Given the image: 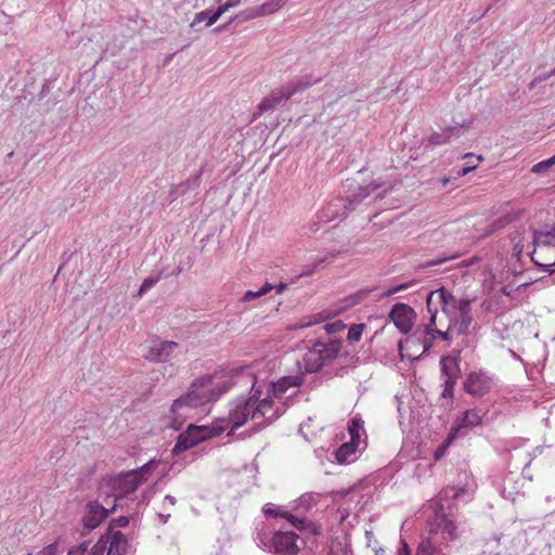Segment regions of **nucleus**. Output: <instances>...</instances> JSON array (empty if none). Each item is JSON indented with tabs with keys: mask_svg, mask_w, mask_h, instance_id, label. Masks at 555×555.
I'll use <instances>...</instances> for the list:
<instances>
[{
	"mask_svg": "<svg viewBox=\"0 0 555 555\" xmlns=\"http://www.w3.org/2000/svg\"><path fill=\"white\" fill-rule=\"evenodd\" d=\"M389 318L401 333L408 334L412 330L416 313L410 306L399 302L391 308Z\"/></svg>",
	"mask_w": 555,
	"mask_h": 555,
	"instance_id": "12",
	"label": "nucleus"
},
{
	"mask_svg": "<svg viewBox=\"0 0 555 555\" xmlns=\"http://www.w3.org/2000/svg\"><path fill=\"white\" fill-rule=\"evenodd\" d=\"M297 534L292 531H279L271 538L261 540V543L269 550V552L276 555H296L298 546L296 544Z\"/></svg>",
	"mask_w": 555,
	"mask_h": 555,
	"instance_id": "6",
	"label": "nucleus"
},
{
	"mask_svg": "<svg viewBox=\"0 0 555 555\" xmlns=\"http://www.w3.org/2000/svg\"><path fill=\"white\" fill-rule=\"evenodd\" d=\"M492 387V378L485 372H472L465 379L464 389L475 397H482Z\"/></svg>",
	"mask_w": 555,
	"mask_h": 555,
	"instance_id": "13",
	"label": "nucleus"
},
{
	"mask_svg": "<svg viewBox=\"0 0 555 555\" xmlns=\"http://www.w3.org/2000/svg\"><path fill=\"white\" fill-rule=\"evenodd\" d=\"M441 365V379L443 382L444 389L441 392L443 398H452L453 389L457 378L461 375L460 369V356H446L440 360Z\"/></svg>",
	"mask_w": 555,
	"mask_h": 555,
	"instance_id": "7",
	"label": "nucleus"
},
{
	"mask_svg": "<svg viewBox=\"0 0 555 555\" xmlns=\"http://www.w3.org/2000/svg\"><path fill=\"white\" fill-rule=\"evenodd\" d=\"M449 330L454 328L457 334H466L473 323V317H449Z\"/></svg>",
	"mask_w": 555,
	"mask_h": 555,
	"instance_id": "23",
	"label": "nucleus"
},
{
	"mask_svg": "<svg viewBox=\"0 0 555 555\" xmlns=\"http://www.w3.org/2000/svg\"><path fill=\"white\" fill-rule=\"evenodd\" d=\"M321 320H322V318H321L320 315H317V317H314V319H313V320H310L309 322L302 323V324L300 325V327H302V328H304V327H308V326H310V325H312V324H315V323L320 322Z\"/></svg>",
	"mask_w": 555,
	"mask_h": 555,
	"instance_id": "47",
	"label": "nucleus"
},
{
	"mask_svg": "<svg viewBox=\"0 0 555 555\" xmlns=\"http://www.w3.org/2000/svg\"><path fill=\"white\" fill-rule=\"evenodd\" d=\"M539 83H541V80H538V77H534L528 85L529 90H533Z\"/></svg>",
	"mask_w": 555,
	"mask_h": 555,
	"instance_id": "50",
	"label": "nucleus"
},
{
	"mask_svg": "<svg viewBox=\"0 0 555 555\" xmlns=\"http://www.w3.org/2000/svg\"><path fill=\"white\" fill-rule=\"evenodd\" d=\"M356 441H350V443H344L339 449L335 451V457L338 463L344 464L350 462V456L356 452Z\"/></svg>",
	"mask_w": 555,
	"mask_h": 555,
	"instance_id": "24",
	"label": "nucleus"
},
{
	"mask_svg": "<svg viewBox=\"0 0 555 555\" xmlns=\"http://www.w3.org/2000/svg\"><path fill=\"white\" fill-rule=\"evenodd\" d=\"M554 165H555V155L548 159L542 160V162L533 165V167L531 168V171L534 173H544Z\"/></svg>",
	"mask_w": 555,
	"mask_h": 555,
	"instance_id": "31",
	"label": "nucleus"
},
{
	"mask_svg": "<svg viewBox=\"0 0 555 555\" xmlns=\"http://www.w3.org/2000/svg\"><path fill=\"white\" fill-rule=\"evenodd\" d=\"M398 555H410L409 545L403 542ZM414 555H444L440 550L436 548L430 539H423Z\"/></svg>",
	"mask_w": 555,
	"mask_h": 555,
	"instance_id": "20",
	"label": "nucleus"
},
{
	"mask_svg": "<svg viewBox=\"0 0 555 555\" xmlns=\"http://www.w3.org/2000/svg\"><path fill=\"white\" fill-rule=\"evenodd\" d=\"M554 539H555V534H554Z\"/></svg>",
	"mask_w": 555,
	"mask_h": 555,
	"instance_id": "57",
	"label": "nucleus"
},
{
	"mask_svg": "<svg viewBox=\"0 0 555 555\" xmlns=\"http://www.w3.org/2000/svg\"><path fill=\"white\" fill-rule=\"evenodd\" d=\"M287 0H271L258 8H251L241 13L242 20H250L271 14L285 4Z\"/></svg>",
	"mask_w": 555,
	"mask_h": 555,
	"instance_id": "17",
	"label": "nucleus"
},
{
	"mask_svg": "<svg viewBox=\"0 0 555 555\" xmlns=\"http://www.w3.org/2000/svg\"><path fill=\"white\" fill-rule=\"evenodd\" d=\"M320 493H305L299 499V506L305 507L306 509L310 508L312 505H315L320 499Z\"/></svg>",
	"mask_w": 555,
	"mask_h": 555,
	"instance_id": "28",
	"label": "nucleus"
},
{
	"mask_svg": "<svg viewBox=\"0 0 555 555\" xmlns=\"http://www.w3.org/2000/svg\"><path fill=\"white\" fill-rule=\"evenodd\" d=\"M436 337H439L441 338L442 340H449L450 339V330L448 328V331H440V330H436L434 331V336H430V340L433 341Z\"/></svg>",
	"mask_w": 555,
	"mask_h": 555,
	"instance_id": "43",
	"label": "nucleus"
},
{
	"mask_svg": "<svg viewBox=\"0 0 555 555\" xmlns=\"http://www.w3.org/2000/svg\"><path fill=\"white\" fill-rule=\"evenodd\" d=\"M427 310H429L428 307H427ZM428 312L430 313V319H429L428 324H426L423 330H416L414 332V334L412 336L408 337V339H406L408 345L421 344L423 347L422 353L427 352L431 348V346H433L431 340L428 339L427 336H434V331H436V328H434V326L436 325L437 309H435V310L431 309V311H428Z\"/></svg>",
	"mask_w": 555,
	"mask_h": 555,
	"instance_id": "14",
	"label": "nucleus"
},
{
	"mask_svg": "<svg viewBox=\"0 0 555 555\" xmlns=\"http://www.w3.org/2000/svg\"><path fill=\"white\" fill-rule=\"evenodd\" d=\"M214 12L215 11H212V10H205V11L196 13L191 26L194 27L197 24L203 23V22H205V25L208 26L207 23L209 21V17L214 14Z\"/></svg>",
	"mask_w": 555,
	"mask_h": 555,
	"instance_id": "35",
	"label": "nucleus"
},
{
	"mask_svg": "<svg viewBox=\"0 0 555 555\" xmlns=\"http://www.w3.org/2000/svg\"><path fill=\"white\" fill-rule=\"evenodd\" d=\"M414 284L413 281H410V282H405V283H401V284H398L389 289H387L385 293H384V296H392L399 292H402V291H405L408 289L410 286H412Z\"/></svg>",
	"mask_w": 555,
	"mask_h": 555,
	"instance_id": "36",
	"label": "nucleus"
},
{
	"mask_svg": "<svg viewBox=\"0 0 555 555\" xmlns=\"http://www.w3.org/2000/svg\"><path fill=\"white\" fill-rule=\"evenodd\" d=\"M465 159H467L466 162V166H469V165H473L475 163H477V165L482 160V157L481 156H476L472 153H468L464 156Z\"/></svg>",
	"mask_w": 555,
	"mask_h": 555,
	"instance_id": "44",
	"label": "nucleus"
},
{
	"mask_svg": "<svg viewBox=\"0 0 555 555\" xmlns=\"http://www.w3.org/2000/svg\"><path fill=\"white\" fill-rule=\"evenodd\" d=\"M158 517L160 518L162 524H166L168 521L170 515L169 514H167V515L159 514Z\"/></svg>",
	"mask_w": 555,
	"mask_h": 555,
	"instance_id": "54",
	"label": "nucleus"
},
{
	"mask_svg": "<svg viewBox=\"0 0 555 555\" xmlns=\"http://www.w3.org/2000/svg\"><path fill=\"white\" fill-rule=\"evenodd\" d=\"M534 250L531 260L540 267H552L555 264V227L547 232H534Z\"/></svg>",
	"mask_w": 555,
	"mask_h": 555,
	"instance_id": "5",
	"label": "nucleus"
},
{
	"mask_svg": "<svg viewBox=\"0 0 555 555\" xmlns=\"http://www.w3.org/2000/svg\"><path fill=\"white\" fill-rule=\"evenodd\" d=\"M318 80L312 81L309 76H302L289 81L287 85L275 89L269 95L270 101L275 105V107L287 101L292 95L297 92L306 90L308 87L315 83Z\"/></svg>",
	"mask_w": 555,
	"mask_h": 555,
	"instance_id": "8",
	"label": "nucleus"
},
{
	"mask_svg": "<svg viewBox=\"0 0 555 555\" xmlns=\"http://www.w3.org/2000/svg\"><path fill=\"white\" fill-rule=\"evenodd\" d=\"M476 167H477V163H475V164H473V165H469V166H465V167H463V168L459 171V176H465V175H467L468 172H470L472 170H474Z\"/></svg>",
	"mask_w": 555,
	"mask_h": 555,
	"instance_id": "46",
	"label": "nucleus"
},
{
	"mask_svg": "<svg viewBox=\"0 0 555 555\" xmlns=\"http://www.w3.org/2000/svg\"><path fill=\"white\" fill-rule=\"evenodd\" d=\"M241 3V0H227L224 4H221L214 14L209 17L207 25H212L217 20L225 13L230 8H234Z\"/></svg>",
	"mask_w": 555,
	"mask_h": 555,
	"instance_id": "25",
	"label": "nucleus"
},
{
	"mask_svg": "<svg viewBox=\"0 0 555 555\" xmlns=\"http://www.w3.org/2000/svg\"><path fill=\"white\" fill-rule=\"evenodd\" d=\"M480 307L486 311V312H490L491 311V308H492V302L488 299L483 300L480 305Z\"/></svg>",
	"mask_w": 555,
	"mask_h": 555,
	"instance_id": "48",
	"label": "nucleus"
},
{
	"mask_svg": "<svg viewBox=\"0 0 555 555\" xmlns=\"http://www.w3.org/2000/svg\"><path fill=\"white\" fill-rule=\"evenodd\" d=\"M555 74H551V72L548 73H544V74H541L538 77V80H541V82L547 80L548 78H551L552 76H554Z\"/></svg>",
	"mask_w": 555,
	"mask_h": 555,
	"instance_id": "49",
	"label": "nucleus"
},
{
	"mask_svg": "<svg viewBox=\"0 0 555 555\" xmlns=\"http://www.w3.org/2000/svg\"><path fill=\"white\" fill-rule=\"evenodd\" d=\"M87 551H88V543L83 542L78 546L72 547L68 551L67 555H86Z\"/></svg>",
	"mask_w": 555,
	"mask_h": 555,
	"instance_id": "39",
	"label": "nucleus"
},
{
	"mask_svg": "<svg viewBox=\"0 0 555 555\" xmlns=\"http://www.w3.org/2000/svg\"><path fill=\"white\" fill-rule=\"evenodd\" d=\"M128 525H129V518L127 516H120V517L112 520L111 528H113V527L125 528Z\"/></svg>",
	"mask_w": 555,
	"mask_h": 555,
	"instance_id": "40",
	"label": "nucleus"
},
{
	"mask_svg": "<svg viewBox=\"0 0 555 555\" xmlns=\"http://www.w3.org/2000/svg\"><path fill=\"white\" fill-rule=\"evenodd\" d=\"M273 288H274V287H273V285L267 282V283H264V285H263L261 288H259L258 291H247V292L244 294V296H243L242 300H243V301H246V302H247V301H251V300H254V299H257V298H259V297H261V296L267 295V294H268L270 291H272Z\"/></svg>",
	"mask_w": 555,
	"mask_h": 555,
	"instance_id": "26",
	"label": "nucleus"
},
{
	"mask_svg": "<svg viewBox=\"0 0 555 555\" xmlns=\"http://www.w3.org/2000/svg\"><path fill=\"white\" fill-rule=\"evenodd\" d=\"M305 520H306L305 528H302L301 530L310 529L311 532L315 535H318L322 532V527L320 525H315L307 519H305Z\"/></svg>",
	"mask_w": 555,
	"mask_h": 555,
	"instance_id": "41",
	"label": "nucleus"
},
{
	"mask_svg": "<svg viewBox=\"0 0 555 555\" xmlns=\"http://www.w3.org/2000/svg\"><path fill=\"white\" fill-rule=\"evenodd\" d=\"M206 438V434L202 427L189 425L188 430L179 435L178 440L172 449L173 453L185 451Z\"/></svg>",
	"mask_w": 555,
	"mask_h": 555,
	"instance_id": "16",
	"label": "nucleus"
},
{
	"mask_svg": "<svg viewBox=\"0 0 555 555\" xmlns=\"http://www.w3.org/2000/svg\"><path fill=\"white\" fill-rule=\"evenodd\" d=\"M106 555H124L126 553L128 541L124 533L115 531L108 539Z\"/></svg>",
	"mask_w": 555,
	"mask_h": 555,
	"instance_id": "21",
	"label": "nucleus"
},
{
	"mask_svg": "<svg viewBox=\"0 0 555 555\" xmlns=\"http://www.w3.org/2000/svg\"><path fill=\"white\" fill-rule=\"evenodd\" d=\"M551 74H555V67L551 70Z\"/></svg>",
	"mask_w": 555,
	"mask_h": 555,
	"instance_id": "56",
	"label": "nucleus"
},
{
	"mask_svg": "<svg viewBox=\"0 0 555 555\" xmlns=\"http://www.w3.org/2000/svg\"><path fill=\"white\" fill-rule=\"evenodd\" d=\"M304 375L284 376L275 383L263 385L266 395H270L272 402L285 412V406L293 404L297 388L302 384Z\"/></svg>",
	"mask_w": 555,
	"mask_h": 555,
	"instance_id": "4",
	"label": "nucleus"
},
{
	"mask_svg": "<svg viewBox=\"0 0 555 555\" xmlns=\"http://www.w3.org/2000/svg\"><path fill=\"white\" fill-rule=\"evenodd\" d=\"M441 532L444 539L454 540L457 538L456 527L451 520H443Z\"/></svg>",
	"mask_w": 555,
	"mask_h": 555,
	"instance_id": "30",
	"label": "nucleus"
},
{
	"mask_svg": "<svg viewBox=\"0 0 555 555\" xmlns=\"http://www.w3.org/2000/svg\"><path fill=\"white\" fill-rule=\"evenodd\" d=\"M275 108V105L270 101V98H266L263 99L260 104L258 105V111H259V114H262L267 111H271V109H274Z\"/></svg>",
	"mask_w": 555,
	"mask_h": 555,
	"instance_id": "38",
	"label": "nucleus"
},
{
	"mask_svg": "<svg viewBox=\"0 0 555 555\" xmlns=\"http://www.w3.org/2000/svg\"><path fill=\"white\" fill-rule=\"evenodd\" d=\"M157 462L151 460L138 469H133L127 473H121L117 477L111 480L112 493L108 496H113L114 501L122 499L128 494L134 492L138 487L147 479V475L151 470L155 469Z\"/></svg>",
	"mask_w": 555,
	"mask_h": 555,
	"instance_id": "2",
	"label": "nucleus"
},
{
	"mask_svg": "<svg viewBox=\"0 0 555 555\" xmlns=\"http://www.w3.org/2000/svg\"><path fill=\"white\" fill-rule=\"evenodd\" d=\"M341 345L343 340L337 338L328 337L325 339L320 336L315 339L311 346V352L319 354V358L322 361L319 367L325 362H331L336 359L340 352Z\"/></svg>",
	"mask_w": 555,
	"mask_h": 555,
	"instance_id": "9",
	"label": "nucleus"
},
{
	"mask_svg": "<svg viewBox=\"0 0 555 555\" xmlns=\"http://www.w3.org/2000/svg\"><path fill=\"white\" fill-rule=\"evenodd\" d=\"M108 539L101 538L86 555H104L107 548Z\"/></svg>",
	"mask_w": 555,
	"mask_h": 555,
	"instance_id": "33",
	"label": "nucleus"
},
{
	"mask_svg": "<svg viewBox=\"0 0 555 555\" xmlns=\"http://www.w3.org/2000/svg\"><path fill=\"white\" fill-rule=\"evenodd\" d=\"M345 327H346V325L344 324V322L340 320H337L332 323H327V324L323 325L322 330L325 332L326 335L330 336L332 334L343 331Z\"/></svg>",
	"mask_w": 555,
	"mask_h": 555,
	"instance_id": "34",
	"label": "nucleus"
},
{
	"mask_svg": "<svg viewBox=\"0 0 555 555\" xmlns=\"http://www.w3.org/2000/svg\"><path fill=\"white\" fill-rule=\"evenodd\" d=\"M159 281V278H147L145 279L141 286H140V289H139V293L138 295L139 296H142L143 294H145L147 291H150L157 282Z\"/></svg>",
	"mask_w": 555,
	"mask_h": 555,
	"instance_id": "37",
	"label": "nucleus"
},
{
	"mask_svg": "<svg viewBox=\"0 0 555 555\" xmlns=\"http://www.w3.org/2000/svg\"><path fill=\"white\" fill-rule=\"evenodd\" d=\"M56 545L50 544L49 546L44 547L40 552H38L37 555H55L56 554Z\"/></svg>",
	"mask_w": 555,
	"mask_h": 555,
	"instance_id": "45",
	"label": "nucleus"
},
{
	"mask_svg": "<svg viewBox=\"0 0 555 555\" xmlns=\"http://www.w3.org/2000/svg\"><path fill=\"white\" fill-rule=\"evenodd\" d=\"M325 261L324 258H321L318 260V262H313L311 264H307L306 266V269L301 272V275H310L312 274L315 269H317V266L320 264V263H323Z\"/></svg>",
	"mask_w": 555,
	"mask_h": 555,
	"instance_id": "42",
	"label": "nucleus"
},
{
	"mask_svg": "<svg viewBox=\"0 0 555 555\" xmlns=\"http://www.w3.org/2000/svg\"><path fill=\"white\" fill-rule=\"evenodd\" d=\"M443 450H444V447H442V446H441V447H439V448L436 450V452H435V457H436V459H439V457L442 455Z\"/></svg>",
	"mask_w": 555,
	"mask_h": 555,
	"instance_id": "53",
	"label": "nucleus"
},
{
	"mask_svg": "<svg viewBox=\"0 0 555 555\" xmlns=\"http://www.w3.org/2000/svg\"><path fill=\"white\" fill-rule=\"evenodd\" d=\"M437 298L441 310L448 317H473L472 305L476 301V296L464 295L457 298L444 287L430 292L427 296L429 311H431V301Z\"/></svg>",
	"mask_w": 555,
	"mask_h": 555,
	"instance_id": "3",
	"label": "nucleus"
},
{
	"mask_svg": "<svg viewBox=\"0 0 555 555\" xmlns=\"http://www.w3.org/2000/svg\"><path fill=\"white\" fill-rule=\"evenodd\" d=\"M263 385L264 382H259L248 367L234 372L218 384H215L211 376H204L192 384L189 392L173 401L171 412L177 417H189L193 409L216 401L221 393L237 387L242 391L249 390V392L248 396H238L230 403L228 421L231 429H236L250 420L255 427L261 430L283 414L280 406L272 402L269 393L261 397Z\"/></svg>",
	"mask_w": 555,
	"mask_h": 555,
	"instance_id": "1",
	"label": "nucleus"
},
{
	"mask_svg": "<svg viewBox=\"0 0 555 555\" xmlns=\"http://www.w3.org/2000/svg\"><path fill=\"white\" fill-rule=\"evenodd\" d=\"M263 514L268 517H282L289 521V524L295 527L296 529H302L305 528L306 520L305 518H299L286 511H281L279 508H275L271 504H267L263 507Z\"/></svg>",
	"mask_w": 555,
	"mask_h": 555,
	"instance_id": "18",
	"label": "nucleus"
},
{
	"mask_svg": "<svg viewBox=\"0 0 555 555\" xmlns=\"http://www.w3.org/2000/svg\"><path fill=\"white\" fill-rule=\"evenodd\" d=\"M485 413L479 409H470L457 418L454 430L459 431L463 427H475L481 424Z\"/></svg>",
	"mask_w": 555,
	"mask_h": 555,
	"instance_id": "19",
	"label": "nucleus"
},
{
	"mask_svg": "<svg viewBox=\"0 0 555 555\" xmlns=\"http://www.w3.org/2000/svg\"><path fill=\"white\" fill-rule=\"evenodd\" d=\"M380 188V184L378 183H370L367 185H364V186H359L358 188V191L357 193L348 196L346 198V202H348V206L346 205L345 202L343 201H338V203L336 204H332L328 208H327V212H326V217L328 219H333L335 216L334 214L332 212V208L333 207H338L340 205L344 206L345 210H353L356 205L360 204L364 198H366L367 196H370L372 193H374L377 189ZM347 216V211H344L341 215H340V218H344Z\"/></svg>",
	"mask_w": 555,
	"mask_h": 555,
	"instance_id": "11",
	"label": "nucleus"
},
{
	"mask_svg": "<svg viewBox=\"0 0 555 555\" xmlns=\"http://www.w3.org/2000/svg\"><path fill=\"white\" fill-rule=\"evenodd\" d=\"M361 429H362V424H361V422L359 420L353 418L348 424V431H349V435H350V439L352 441L358 442L360 440V430Z\"/></svg>",
	"mask_w": 555,
	"mask_h": 555,
	"instance_id": "32",
	"label": "nucleus"
},
{
	"mask_svg": "<svg viewBox=\"0 0 555 555\" xmlns=\"http://www.w3.org/2000/svg\"><path fill=\"white\" fill-rule=\"evenodd\" d=\"M461 130V127H449L443 129L441 132L433 133L428 138V141L433 145H441L447 143L452 137H460Z\"/></svg>",
	"mask_w": 555,
	"mask_h": 555,
	"instance_id": "22",
	"label": "nucleus"
},
{
	"mask_svg": "<svg viewBox=\"0 0 555 555\" xmlns=\"http://www.w3.org/2000/svg\"><path fill=\"white\" fill-rule=\"evenodd\" d=\"M464 492L465 491L463 488L448 487L440 492L439 496L440 500H442L443 498H451L453 500H457L464 494Z\"/></svg>",
	"mask_w": 555,
	"mask_h": 555,
	"instance_id": "29",
	"label": "nucleus"
},
{
	"mask_svg": "<svg viewBox=\"0 0 555 555\" xmlns=\"http://www.w3.org/2000/svg\"><path fill=\"white\" fill-rule=\"evenodd\" d=\"M179 348V344L171 340L155 339L152 340L144 353V358L151 362H167L171 359L175 351Z\"/></svg>",
	"mask_w": 555,
	"mask_h": 555,
	"instance_id": "10",
	"label": "nucleus"
},
{
	"mask_svg": "<svg viewBox=\"0 0 555 555\" xmlns=\"http://www.w3.org/2000/svg\"><path fill=\"white\" fill-rule=\"evenodd\" d=\"M164 502H168L170 505H175L176 504V499L172 496V495H166L165 499H164Z\"/></svg>",
	"mask_w": 555,
	"mask_h": 555,
	"instance_id": "52",
	"label": "nucleus"
},
{
	"mask_svg": "<svg viewBox=\"0 0 555 555\" xmlns=\"http://www.w3.org/2000/svg\"><path fill=\"white\" fill-rule=\"evenodd\" d=\"M114 509L115 505L108 508L98 502H89L82 518L85 528L89 530L96 528Z\"/></svg>",
	"mask_w": 555,
	"mask_h": 555,
	"instance_id": "15",
	"label": "nucleus"
},
{
	"mask_svg": "<svg viewBox=\"0 0 555 555\" xmlns=\"http://www.w3.org/2000/svg\"><path fill=\"white\" fill-rule=\"evenodd\" d=\"M448 182H449V179H448V178H443V179H442V184H443V185H447V184H448Z\"/></svg>",
	"mask_w": 555,
	"mask_h": 555,
	"instance_id": "55",
	"label": "nucleus"
},
{
	"mask_svg": "<svg viewBox=\"0 0 555 555\" xmlns=\"http://www.w3.org/2000/svg\"><path fill=\"white\" fill-rule=\"evenodd\" d=\"M365 325L363 323L352 324L348 330L347 338L350 343L359 341L362 337Z\"/></svg>",
	"mask_w": 555,
	"mask_h": 555,
	"instance_id": "27",
	"label": "nucleus"
},
{
	"mask_svg": "<svg viewBox=\"0 0 555 555\" xmlns=\"http://www.w3.org/2000/svg\"><path fill=\"white\" fill-rule=\"evenodd\" d=\"M287 285L283 282H281L275 288H276V293L278 294H281L283 293L285 289H286Z\"/></svg>",
	"mask_w": 555,
	"mask_h": 555,
	"instance_id": "51",
	"label": "nucleus"
}]
</instances>
